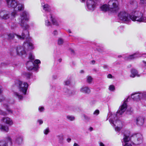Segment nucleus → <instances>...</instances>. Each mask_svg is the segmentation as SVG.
I'll return each mask as SVG.
<instances>
[{"label": "nucleus", "instance_id": "19", "mask_svg": "<svg viewBox=\"0 0 146 146\" xmlns=\"http://www.w3.org/2000/svg\"><path fill=\"white\" fill-rule=\"evenodd\" d=\"M2 121L9 125H13V122L12 120L8 117H5L2 118L1 119Z\"/></svg>", "mask_w": 146, "mask_h": 146}, {"label": "nucleus", "instance_id": "10", "mask_svg": "<svg viewBox=\"0 0 146 146\" xmlns=\"http://www.w3.org/2000/svg\"><path fill=\"white\" fill-rule=\"evenodd\" d=\"M146 95L145 92L136 93L131 95V97L134 100L139 101L145 97Z\"/></svg>", "mask_w": 146, "mask_h": 146}, {"label": "nucleus", "instance_id": "44", "mask_svg": "<svg viewBox=\"0 0 146 146\" xmlns=\"http://www.w3.org/2000/svg\"><path fill=\"white\" fill-rule=\"evenodd\" d=\"M71 139L70 138H68L67 139V141L68 142H70L71 141Z\"/></svg>", "mask_w": 146, "mask_h": 146}, {"label": "nucleus", "instance_id": "57", "mask_svg": "<svg viewBox=\"0 0 146 146\" xmlns=\"http://www.w3.org/2000/svg\"><path fill=\"white\" fill-rule=\"evenodd\" d=\"M95 61L94 60H93L92 61V62L93 63V64H94L95 63Z\"/></svg>", "mask_w": 146, "mask_h": 146}, {"label": "nucleus", "instance_id": "29", "mask_svg": "<svg viewBox=\"0 0 146 146\" xmlns=\"http://www.w3.org/2000/svg\"><path fill=\"white\" fill-rule=\"evenodd\" d=\"M66 118L68 120L71 121H73L75 119L74 117L72 116L67 115Z\"/></svg>", "mask_w": 146, "mask_h": 146}, {"label": "nucleus", "instance_id": "55", "mask_svg": "<svg viewBox=\"0 0 146 146\" xmlns=\"http://www.w3.org/2000/svg\"><path fill=\"white\" fill-rule=\"evenodd\" d=\"M143 55H144V56H144L145 57H146V54H143Z\"/></svg>", "mask_w": 146, "mask_h": 146}, {"label": "nucleus", "instance_id": "30", "mask_svg": "<svg viewBox=\"0 0 146 146\" xmlns=\"http://www.w3.org/2000/svg\"><path fill=\"white\" fill-rule=\"evenodd\" d=\"M92 80V78L90 76H88L87 77V81L88 83H91Z\"/></svg>", "mask_w": 146, "mask_h": 146}, {"label": "nucleus", "instance_id": "4", "mask_svg": "<svg viewBox=\"0 0 146 146\" xmlns=\"http://www.w3.org/2000/svg\"><path fill=\"white\" fill-rule=\"evenodd\" d=\"M7 5L9 8H12L15 9L16 11H22L24 8L23 5L19 3L17 0H5Z\"/></svg>", "mask_w": 146, "mask_h": 146}, {"label": "nucleus", "instance_id": "43", "mask_svg": "<svg viewBox=\"0 0 146 146\" xmlns=\"http://www.w3.org/2000/svg\"><path fill=\"white\" fill-rule=\"evenodd\" d=\"M107 77L108 78H111L112 77V76L111 74H109L108 75Z\"/></svg>", "mask_w": 146, "mask_h": 146}, {"label": "nucleus", "instance_id": "53", "mask_svg": "<svg viewBox=\"0 0 146 146\" xmlns=\"http://www.w3.org/2000/svg\"><path fill=\"white\" fill-rule=\"evenodd\" d=\"M122 56L121 55H118V58H120V57H122Z\"/></svg>", "mask_w": 146, "mask_h": 146}, {"label": "nucleus", "instance_id": "35", "mask_svg": "<svg viewBox=\"0 0 146 146\" xmlns=\"http://www.w3.org/2000/svg\"><path fill=\"white\" fill-rule=\"evenodd\" d=\"M24 75L28 78H29L31 76V74L29 73H25L24 74Z\"/></svg>", "mask_w": 146, "mask_h": 146}, {"label": "nucleus", "instance_id": "26", "mask_svg": "<svg viewBox=\"0 0 146 146\" xmlns=\"http://www.w3.org/2000/svg\"><path fill=\"white\" fill-rule=\"evenodd\" d=\"M64 91L66 93V94L72 95L75 93V92H74L73 93H72L71 91L67 89H65L64 90Z\"/></svg>", "mask_w": 146, "mask_h": 146}, {"label": "nucleus", "instance_id": "45", "mask_svg": "<svg viewBox=\"0 0 146 146\" xmlns=\"http://www.w3.org/2000/svg\"><path fill=\"white\" fill-rule=\"evenodd\" d=\"M100 146H104V145L102 142H100Z\"/></svg>", "mask_w": 146, "mask_h": 146}, {"label": "nucleus", "instance_id": "22", "mask_svg": "<svg viewBox=\"0 0 146 146\" xmlns=\"http://www.w3.org/2000/svg\"><path fill=\"white\" fill-rule=\"evenodd\" d=\"M100 8L102 11L106 12L108 11H109V7L108 5L106 4H104L100 7Z\"/></svg>", "mask_w": 146, "mask_h": 146}, {"label": "nucleus", "instance_id": "40", "mask_svg": "<svg viewBox=\"0 0 146 146\" xmlns=\"http://www.w3.org/2000/svg\"><path fill=\"white\" fill-rule=\"evenodd\" d=\"M84 117L85 119L87 121H89L90 119V117H88L86 115L84 116Z\"/></svg>", "mask_w": 146, "mask_h": 146}, {"label": "nucleus", "instance_id": "1", "mask_svg": "<svg viewBox=\"0 0 146 146\" xmlns=\"http://www.w3.org/2000/svg\"><path fill=\"white\" fill-rule=\"evenodd\" d=\"M29 19V15L28 12L26 11H23L20 15L19 23L21 27L24 29L21 35H17L13 33H8L3 35V38L8 40L13 39L15 36L20 40L27 39L26 42H24L23 46H18L16 49L17 54L20 56H25L27 55V51L33 49L34 48L33 44L30 38H28L29 36V32L27 30L29 28V26L27 23Z\"/></svg>", "mask_w": 146, "mask_h": 146}, {"label": "nucleus", "instance_id": "54", "mask_svg": "<svg viewBox=\"0 0 146 146\" xmlns=\"http://www.w3.org/2000/svg\"><path fill=\"white\" fill-rule=\"evenodd\" d=\"M68 31L70 33H71V32L70 30H68Z\"/></svg>", "mask_w": 146, "mask_h": 146}, {"label": "nucleus", "instance_id": "2", "mask_svg": "<svg viewBox=\"0 0 146 146\" xmlns=\"http://www.w3.org/2000/svg\"><path fill=\"white\" fill-rule=\"evenodd\" d=\"M119 19L127 23L132 20L139 22H146V17L139 11L134 10L130 14L125 11H122L118 14Z\"/></svg>", "mask_w": 146, "mask_h": 146}, {"label": "nucleus", "instance_id": "24", "mask_svg": "<svg viewBox=\"0 0 146 146\" xmlns=\"http://www.w3.org/2000/svg\"><path fill=\"white\" fill-rule=\"evenodd\" d=\"M58 139V141L59 143L60 144H63L64 143V137L62 135H60L57 136Z\"/></svg>", "mask_w": 146, "mask_h": 146}, {"label": "nucleus", "instance_id": "52", "mask_svg": "<svg viewBox=\"0 0 146 146\" xmlns=\"http://www.w3.org/2000/svg\"><path fill=\"white\" fill-rule=\"evenodd\" d=\"M71 53H72V54L74 53V51L73 50H71Z\"/></svg>", "mask_w": 146, "mask_h": 146}, {"label": "nucleus", "instance_id": "38", "mask_svg": "<svg viewBox=\"0 0 146 146\" xmlns=\"http://www.w3.org/2000/svg\"><path fill=\"white\" fill-rule=\"evenodd\" d=\"M37 122L40 125H41L43 123V121L42 119H38L37 121Z\"/></svg>", "mask_w": 146, "mask_h": 146}, {"label": "nucleus", "instance_id": "6", "mask_svg": "<svg viewBox=\"0 0 146 146\" xmlns=\"http://www.w3.org/2000/svg\"><path fill=\"white\" fill-rule=\"evenodd\" d=\"M15 85L19 87L21 92L24 95L26 94L28 87V85L27 83H23L20 80H16L15 82Z\"/></svg>", "mask_w": 146, "mask_h": 146}, {"label": "nucleus", "instance_id": "61", "mask_svg": "<svg viewBox=\"0 0 146 146\" xmlns=\"http://www.w3.org/2000/svg\"><path fill=\"white\" fill-rule=\"evenodd\" d=\"M2 101V100H0V102Z\"/></svg>", "mask_w": 146, "mask_h": 146}, {"label": "nucleus", "instance_id": "14", "mask_svg": "<svg viewBox=\"0 0 146 146\" xmlns=\"http://www.w3.org/2000/svg\"><path fill=\"white\" fill-rule=\"evenodd\" d=\"M96 3L93 0H88L87 2V7L90 11H93L95 9Z\"/></svg>", "mask_w": 146, "mask_h": 146}, {"label": "nucleus", "instance_id": "27", "mask_svg": "<svg viewBox=\"0 0 146 146\" xmlns=\"http://www.w3.org/2000/svg\"><path fill=\"white\" fill-rule=\"evenodd\" d=\"M4 106L6 107V109L9 113H13L12 111L8 108V106L7 105L5 104Z\"/></svg>", "mask_w": 146, "mask_h": 146}, {"label": "nucleus", "instance_id": "8", "mask_svg": "<svg viewBox=\"0 0 146 146\" xmlns=\"http://www.w3.org/2000/svg\"><path fill=\"white\" fill-rule=\"evenodd\" d=\"M29 58L31 61H28L27 63V68L29 70H33L35 71H36L39 68V66L38 65L34 64L32 61L34 59V56L31 53H30L29 56Z\"/></svg>", "mask_w": 146, "mask_h": 146}, {"label": "nucleus", "instance_id": "48", "mask_svg": "<svg viewBox=\"0 0 146 146\" xmlns=\"http://www.w3.org/2000/svg\"><path fill=\"white\" fill-rule=\"evenodd\" d=\"M3 2L2 0H0V6L2 5Z\"/></svg>", "mask_w": 146, "mask_h": 146}, {"label": "nucleus", "instance_id": "59", "mask_svg": "<svg viewBox=\"0 0 146 146\" xmlns=\"http://www.w3.org/2000/svg\"><path fill=\"white\" fill-rule=\"evenodd\" d=\"M11 27H12L13 28H14V27H15V26H12L11 25Z\"/></svg>", "mask_w": 146, "mask_h": 146}, {"label": "nucleus", "instance_id": "5", "mask_svg": "<svg viewBox=\"0 0 146 146\" xmlns=\"http://www.w3.org/2000/svg\"><path fill=\"white\" fill-rule=\"evenodd\" d=\"M17 15V11L16 10H14L11 14L8 11L4 9H1L0 11V17L4 19L10 18L12 20Z\"/></svg>", "mask_w": 146, "mask_h": 146}, {"label": "nucleus", "instance_id": "46", "mask_svg": "<svg viewBox=\"0 0 146 146\" xmlns=\"http://www.w3.org/2000/svg\"><path fill=\"white\" fill-rule=\"evenodd\" d=\"M73 146H80V145L78 143H75L74 144Z\"/></svg>", "mask_w": 146, "mask_h": 146}, {"label": "nucleus", "instance_id": "42", "mask_svg": "<svg viewBox=\"0 0 146 146\" xmlns=\"http://www.w3.org/2000/svg\"><path fill=\"white\" fill-rule=\"evenodd\" d=\"M52 34L54 35H57L58 34V32H57V31L56 30H55L54 31L53 33H52Z\"/></svg>", "mask_w": 146, "mask_h": 146}, {"label": "nucleus", "instance_id": "23", "mask_svg": "<svg viewBox=\"0 0 146 146\" xmlns=\"http://www.w3.org/2000/svg\"><path fill=\"white\" fill-rule=\"evenodd\" d=\"M0 129L3 131L7 132L9 131V127L7 125L0 124Z\"/></svg>", "mask_w": 146, "mask_h": 146}, {"label": "nucleus", "instance_id": "41", "mask_svg": "<svg viewBox=\"0 0 146 146\" xmlns=\"http://www.w3.org/2000/svg\"><path fill=\"white\" fill-rule=\"evenodd\" d=\"M0 115H6V113L5 112L2 111V110H0Z\"/></svg>", "mask_w": 146, "mask_h": 146}, {"label": "nucleus", "instance_id": "31", "mask_svg": "<svg viewBox=\"0 0 146 146\" xmlns=\"http://www.w3.org/2000/svg\"><path fill=\"white\" fill-rule=\"evenodd\" d=\"M44 108L43 106H40L38 107V110L39 112H42L44 111Z\"/></svg>", "mask_w": 146, "mask_h": 146}, {"label": "nucleus", "instance_id": "7", "mask_svg": "<svg viewBox=\"0 0 146 146\" xmlns=\"http://www.w3.org/2000/svg\"><path fill=\"white\" fill-rule=\"evenodd\" d=\"M108 5L109 7V11L111 13H116L119 9L118 2L117 0H110Z\"/></svg>", "mask_w": 146, "mask_h": 146}, {"label": "nucleus", "instance_id": "34", "mask_svg": "<svg viewBox=\"0 0 146 146\" xmlns=\"http://www.w3.org/2000/svg\"><path fill=\"white\" fill-rule=\"evenodd\" d=\"M71 82V81L70 80H68L64 81V84L66 85H69Z\"/></svg>", "mask_w": 146, "mask_h": 146}, {"label": "nucleus", "instance_id": "39", "mask_svg": "<svg viewBox=\"0 0 146 146\" xmlns=\"http://www.w3.org/2000/svg\"><path fill=\"white\" fill-rule=\"evenodd\" d=\"M35 63L36 64H38L40 63V60L38 59H36L35 61Z\"/></svg>", "mask_w": 146, "mask_h": 146}, {"label": "nucleus", "instance_id": "18", "mask_svg": "<svg viewBox=\"0 0 146 146\" xmlns=\"http://www.w3.org/2000/svg\"><path fill=\"white\" fill-rule=\"evenodd\" d=\"M138 52H136L131 55H130L125 58V60H131L134 59L137 57H140Z\"/></svg>", "mask_w": 146, "mask_h": 146}, {"label": "nucleus", "instance_id": "60", "mask_svg": "<svg viewBox=\"0 0 146 146\" xmlns=\"http://www.w3.org/2000/svg\"><path fill=\"white\" fill-rule=\"evenodd\" d=\"M133 3H135V4L136 5V4H137V3H136V2H135V1H134V2H133Z\"/></svg>", "mask_w": 146, "mask_h": 146}, {"label": "nucleus", "instance_id": "15", "mask_svg": "<svg viewBox=\"0 0 146 146\" xmlns=\"http://www.w3.org/2000/svg\"><path fill=\"white\" fill-rule=\"evenodd\" d=\"M130 140V138L129 136L124 134L123 138L121 141L123 145V146H132L130 143H128Z\"/></svg>", "mask_w": 146, "mask_h": 146}, {"label": "nucleus", "instance_id": "21", "mask_svg": "<svg viewBox=\"0 0 146 146\" xmlns=\"http://www.w3.org/2000/svg\"><path fill=\"white\" fill-rule=\"evenodd\" d=\"M41 6L45 11L49 12L50 10V6L47 4H45L44 3H41Z\"/></svg>", "mask_w": 146, "mask_h": 146}, {"label": "nucleus", "instance_id": "17", "mask_svg": "<svg viewBox=\"0 0 146 146\" xmlns=\"http://www.w3.org/2000/svg\"><path fill=\"white\" fill-rule=\"evenodd\" d=\"M131 74L130 75L131 77L133 78L136 76L140 77V75L139 74L137 71L135 69H132L131 70Z\"/></svg>", "mask_w": 146, "mask_h": 146}, {"label": "nucleus", "instance_id": "12", "mask_svg": "<svg viewBox=\"0 0 146 146\" xmlns=\"http://www.w3.org/2000/svg\"><path fill=\"white\" fill-rule=\"evenodd\" d=\"M12 145V139L8 136L5 137V139L0 140V146H8Z\"/></svg>", "mask_w": 146, "mask_h": 146}, {"label": "nucleus", "instance_id": "9", "mask_svg": "<svg viewBox=\"0 0 146 146\" xmlns=\"http://www.w3.org/2000/svg\"><path fill=\"white\" fill-rule=\"evenodd\" d=\"M46 17V19H45V24L46 26L48 27L51 25V23L48 19V18L51 19L53 25H58L56 19L51 14H50L49 15H48Z\"/></svg>", "mask_w": 146, "mask_h": 146}, {"label": "nucleus", "instance_id": "47", "mask_svg": "<svg viewBox=\"0 0 146 146\" xmlns=\"http://www.w3.org/2000/svg\"><path fill=\"white\" fill-rule=\"evenodd\" d=\"M89 130H90V131H91L93 130V128L92 127H90L89 128Z\"/></svg>", "mask_w": 146, "mask_h": 146}, {"label": "nucleus", "instance_id": "49", "mask_svg": "<svg viewBox=\"0 0 146 146\" xmlns=\"http://www.w3.org/2000/svg\"><path fill=\"white\" fill-rule=\"evenodd\" d=\"M103 67L104 69H106L108 68V66L106 65H104L103 66Z\"/></svg>", "mask_w": 146, "mask_h": 146}, {"label": "nucleus", "instance_id": "51", "mask_svg": "<svg viewBox=\"0 0 146 146\" xmlns=\"http://www.w3.org/2000/svg\"><path fill=\"white\" fill-rule=\"evenodd\" d=\"M84 72V71L83 70H81L80 72V73H83Z\"/></svg>", "mask_w": 146, "mask_h": 146}, {"label": "nucleus", "instance_id": "20", "mask_svg": "<svg viewBox=\"0 0 146 146\" xmlns=\"http://www.w3.org/2000/svg\"><path fill=\"white\" fill-rule=\"evenodd\" d=\"M80 91L85 94H89L90 92V90L87 86H83L80 88Z\"/></svg>", "mask_w": 146, "mask_h": 146}, {"label": "nucleus", "instance_id": "58", "mask_svg": "<svg viewBox=\"0 0 146 146\" xmlns=\"http://www.w3.org/2000/svg\"><path fill=\"white\" fill-rule=\"evenodd\" d=\"M59 62H61V59H59Z\"/></svg>", "mask_w": 146, "mask_h": 146}, {"label": "nucleus", "instance_id": "50", "mask_svg": "<svg viewBox=\"0 0 146 146\" xmlns=\"http://www.w3.org/2000/svg\"><path fill=\"white\" fill-rule=\"evenodd\" d=\"M143 63H144V64L145 65V66H146V62H145V61H143Z\"/></svg>", "mask_w": 146, "mask_h": 146}, {"label": "nucleus", "instance_id": "3", "mask_svg": "<svg viewBox=\"0 0 146 146\" xmlns=\"http://www.w3.org/2000/svg\"><path fill=\"white\" fill-rule=\"evenodd\" d=\"M129 98V97L124 101L122 104L119 107V109L117 111L116 114H112L110 117L109 121L110 123L112 124L113 126H117L115 128V130L116 131H120L121 128L119 127L118 126H120L122 124L121 122L118 119L117 115L118 114L120 115L122 114L126 110L127 107L126 102L127 101V100Z\"/></svg>", "mask_w": 146, "mask_h": 146}, {"label": "nucleus", "instance_id": "16", "mask_svg": "<svg viewBox=\"0 0 146 146\" xmlns=\"http://www.w3.org/2000/svg\"><path fill=\"white\" fill-rule=\"evenodd\" d=\"M144 121V118L142 117H137L135 119V122L137 125L141 126L143 124Z\"/></svg>", "mask_w": 146, "mask_h": 146}, {"label": "nucleus", "instance_id": "33", "mask_svg": "<svg viewBox=\"0 0 146 146\" xmlns=\"http://www.w3.org/2000/svg\"><path fill=\"white\" fill-rule=\"evenodd\" d=\"M109 90L111 91H113L115 89V87L114 85H111L109 86Z\"/></svg>", "mask_w": 146, "mask_h": 146}, {"label": "nucleus", "instance_id": "32", "mask_svg": "<svg viewBox=\"0 0 146 146\" xmlns=\"http://www.w3.org/2000/svg\"><path fill=\"white\" fill-rule=\"evenodd\" d=\"M49 132H50V130H49V128H48V127H47L43 131L45 135H47V134H48V133Z\"/></svg>", "mask_w": 146, "mask_h": 146}, {"label": "nucleus", "instance_id": "37", "mask_svg": "<svg viewBox=\"0 0 146 146\" xmlns=\"http://www.w3.org/2000/svg\"><path fill=\"white\" fill-rule=\"evenodd\" d=\"M140 3L141 5H144L146 4V0H140Z\"/></svg>", "mask_w": 146, "mask_h": 146}, {"label": "nucleus", "instance_id": "56", "mask_svg": "<svg viewBox=\"0 0 146 146\" xmlns=\"http://www.w3.org/2000/svg\"><path fill=\"white\" fill-rule=\"evenodd\" d=\"M86 0H81V2H84Z\"/></svg>", "mask_w": 146, "mask_h": 146}, {"label": "nucleus", "instance_id": "13", "mask_svg": "<svg viewBox=\"0 0 146 146\" xmlns=\"http://www.w3.org/2000/svg\"><path fill=\"white\" fill-rule=\"evenodd\" d=\"M134 139L133 143L136 145L141 143L143 141V137L142 135L140 133H137L133 136Z\"/></svg>", "mask_w": 146, "mask_h": 146}, {"label": "nucleus", "instance_id": "11", "mask_svg": "<svg viewBox=\"0 0 146 146\" xmlns=\"http://www.w3.org/2000/svg\"><path fill=\"white\" fill-rule=\"evenodd\" d=\"M23 136L20 135H16L12 141V145L17 146L21 145L23 142Z\"/></svg>", "mask_w": 146, "mask_h": 146}, {"label": "nucleus", "instance_id": "28", "mask_svg": "<svg viewBox=\"0 0 146 146\" xmlns=\"http://www.w3.org/2000/svg\"><path fill=\"white\" fill-rule=\"evenodd\" d=\"M64 42V40L61 38H59L58 40V44L59 45H62Z\"/></svg>", "mask_w": 146, "mask_h": 146}, {"label": "nucleus", "instance_id": "25", "mask_svg": "<svg viewBox=\"0 0 146 146\" xmlns=\"http://www.w3.org/2000/svg\"><path fill=\"white\" fill-rule=\"evenodd\" d=\"M14 95L15 97L17 98L19 100H22L23 98V96L22 95H19V93L17 92H14Z\"/></svg>", "mask_w": 146, "mask_h": 146}, {"label": "nucleus", "instance_id": "36", "mask_svg": "<svg viewBox=\"0 0 146 146\" xmlns=\"http://www.w3.org/2000/svg\"><path fill=\"white\" fill-rule=\"evenodd\" d=\"M99 111L98 110H97L94 112L93 114L97 115L99 114Z\"/></svg>", "mask_w": 146, "mask_h": 146}]
</instances>
